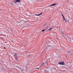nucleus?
I'll list each match as a JSON object with an SVG mask.
<instances>
[{"label": "nucleus", "mask_w": 73, "mask_h": 73, "mask_svg": "<svg viewBox=\"0 0 73 73\" xmlns=\"http://www.w3.org/2000/svg\"><path fill=\"white\" fill-rule=\"evenodd\" d=\"M42 13H43L42 12V13H40V14H36L34 15H36V16H40V15H41V14H42Z\"/></svg>", "instance_id": "nucleus-3"}, {"label": "nucleus", "mask_w": 73, "mask_h": 73, "mask_svg": "<svg viewBox=\"0 0 73 73\" xmlns=\"http://www.w3.org/2000/svg\"><path fill=\"white\" fill-rule=\"evenodd\" d=\"M21 1L20 0H14L13 1L14 3L15 4H16L17 2H20Z\"/></svg>", "instance_id": "nucleus-1"}, {"label": "nucleus", "mask_w": 73, "mask_h": 73, "mask_svg": "<svg viewBox=\"0 0 73 73\" xmlns=\"http://www.w3.org/2000/svg\"><path fill=\"white\" fill-rule=\"evenodd\" d=\"M65 21H66V22H67V21H66V19H65Z\"/></svg>", "instance_id": "nucleus-14"}, {"label": "nucleus", "mask_w": 73, "mask_h": 73, "mask_svg": "<svg viewBox=\"0 0 73 73\" xmlns=\"http://www.w3.org/2000/svg\"><path fill=\"white\" fill-rule=\"evenodd\" d=\"M63 19H64V20H65V17H64V16L63 17Z\"/></svg>", "instance_id": "nucleus-9"}, {"label": "nucleus", "mask_w": 73, "mask_h": 73, "mask_svg": "<svg viewBox=\"0 0 73 73\" xmlns=\"http://www.w3.org/2000/svg\"><path fill=\"white\" fill-rule=\"evenodd\" d=\"M62 16H63V17L64 16V15H63L62 14Z\"/></svg>", "instance_id": "nucleus-11"}, {"label": "nucleus", "mask_w": 73, "mask_h": 73, "mask_svg": "<svg viewBox=\"0 0 73 73\" xmlns=\"http://www.w3.org/2000/svg\"><path fill=\"white\" fill-rule=\"evenodd\" d=\"M37 69H38V70L39 69V68H36Z\"/></svg>", "instance_id": "nucleus-15"}, {"label": "nucleus", "mask_w": 73, "mask_h": 73, "mask_svg": "<svg viewBox=\"0 0 73 73\" xmlns=\"http://www.w3.org/2000/svg\"><path fill=\"white\" fill-rule=\"evenodd\" d=\"M45 63H43L42 64L41 66H42V65H43Z\"/></svg>", "instance_id": "nucleus-8"}, {"label": "nucleus", "mask_w": 73, "mask_h": 73, "mask_svg": "<svg viewBox=\"0 0 73 73\" xmlns=\"http://www.w3.org/2000/svg\"><path fill=\"white\" fill-rule=\"evenodd\" d=\"M10 30L12 32H13V31H12V30L10 29Z\"/></svg>", "instance_id": "nucleus-12"}, {"label": "nucleus", "mask_w": 73, "mask_h": 73, "mask_svg": "<svg viewBox=\"0 0 73 73\" xmlns=\"http://www.w3.org/2000/svg\"><path fill=\"white\" fill-rule=\"evenodd\" d=\"M49 26H47V27H46V28H45V29H45V30H46V29H48V28H49Z\"/></svg>", "instance_id": "nucleus-6"}, {"label": "nucleus", "mask_w": 73, "mask_h": 73, "mask_svg": "<svg viewBox=\"0 0 73 73\" xmlns=\"http://www.w3.org/2000/svg\"><path fill=\"white\" fill-rule=\"evenodd\" d=\"M56 5V4L55 3H53V4H52V5H50L49 6V7H51L53 6H55Z\"/></svg>", "instance_id": "nucleus-4"}, {"label": "nucleus", "mask_w": 73, "mask_h": 73, "mask_svg": "<svg viewBox=\"0 0 73 73\" xmlns=\"http://www.w3.org/2000/svg\"><path fill=\"white\" fill-rule=\"evenodd\" d=\"M60 65H64V63L63 62H59L58 63Z\"/></svg>", "instance_id": "nucleus-2"}, {"label": "nucleus", "mask_w": 73, "mask_h": 73, "mask_svg": "<svg viewBox=\"0 0 73 73\" xmlns=\"http://www.w3.org/2000/svg\"><path fill=\"white\" fill-rule=\"evenodd\" d=\"M15 59L16 60H18L17 57H15Z\"/></svg>", "instance_id": "nucleus-7"}, {"label": "nucleus", "mask_w": 73, "mask_h": 73, "mask_svg": "<svg viewBox=\"0 0 73 73\" xmlns=\"http://www.w3.org/2000/svg\"><path fill=\"white\" fill-rule=\"evenodd\" d=\"M52 29H53L52 28H50L49 29H48V31L49 30L50 31H51L52 30Z\"/></svg>", "instance_id": "nucleus-5"}, {"label": "nucleus", "mask_w": 73, "mask_h": 73, "mask_svg": "<svg viewBox=\"0 0 73 73\" xmlns=\"http://www.w3.org/2000/svg\"><path fill=\"white\" fill-rule=\"evenodd\" d=\"M4 49H6V48H5V47H4Z\"/></svg>", "instance_id": "nucleus-13"}, {"label": "nucleus", "mask_w": 73, "mask_h": 73, "mask_svg": "<svg viewBox=\"0 0 73 73\" xmlns=\"http://www.w3.org/2000/svg\"><path fill=\"white\" fill-rule=\"evenodd\" d=\"M62 33V34H64L63 33Z\"/></svg>", "instance_id": "nucleus-16"}, {"label": "nucleus", "mask_w": 73, "mask_h": 73, "mask_svg": "<svg viewBox=\"0 0 73 73\" xmlns=\"http://www.w3.org/2000/svg\"><path fill=\"white\" fill-rule=\"evenodd\" d=\"M44 31H45V30L44 29H43V30H42V32H44Z\"/></svg>", "instance_id": "nucleus-10"}]
</instances>
